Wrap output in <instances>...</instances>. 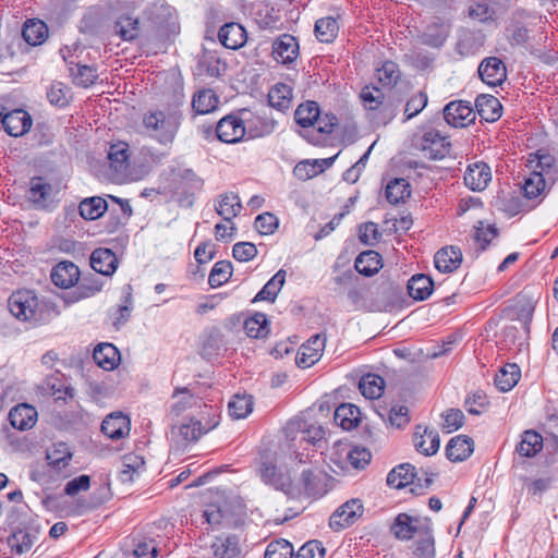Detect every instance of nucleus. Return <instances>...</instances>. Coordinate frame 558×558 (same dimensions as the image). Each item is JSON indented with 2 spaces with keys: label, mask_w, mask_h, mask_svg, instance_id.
Returning <instances> with one entry per match:
<instances>
[{
  "label": "nucleus",
  "mask_w": 558,
  "mask_h": 558,
  "mask_svg": "<svg viewBox=\"0 0 558 558\" xmlns=\"http://www.w3.org/2000/svg\"><path fill=\"white\" fill-rule=\"evenodd\" d=\"M51 186L43 178H33L27 191L28 201L34 204H43L49 194Z\"/></svg>",
  "instance_id": "50"
},
{
  "label": "nucleus",
  "mask_w": 558,
  "mask_h": 558,
  "mask_svg": "<svg viewBox=\"0 0 558 558\" xmlns=\"http://www.w3.org/2000/svg\"><path fill=\"white\" fill-rule=\"evenodd\" d=\"M228 410L232 418H244L253 411L252 398L250 396L236 395L229 401Z\"/></svg>",
  "instance_id": "46"
},
{
  "label": "nucleus",
  "mask_w": 558,
  "mask_h": 558,
  "mask_svg": "<svg viewBox=\"0 0 558 558\" xmlns=\"http://www.w3.org/2000/svg\"><path fill=\"white\" fill-rule=\"evenodd\" d=\"M442 428L447 433L459 429L464 424V414L459 409H450L442 414Z\"/></svg>",
  "instance_id": "58"
},
{
  "label": "nucleus",
  "mask_w": 558,
  "mask_h": 558,
  "mask_svg": "<svg viewBox=\"0 0 558 558\" xmlns=\"http://www.w3.org/2000/svg\"><path fill=\"white\" fill-rule=\"evenodd\" d=\"M233 272L232 263L229 260L217 262L211 267V289L228 282Z\"/></svg>",
  "instance_id": "49"
},
{
  "label": "nucleus",
  "mask_w": 558,
  "mask_h": 558,
  "mask_svg": "<svg viewBox=\"0 0 558 558\" xmlns=\"http://www.w3.org/2000/svg\"><path fill=\"white\" fill-rule=\"evenodd\" d=\"M434 263L440 272H452L460 267L462 253L456 246L442 247L435 254Z\"/></svg>",
  "instance_id": "24"
},
{
  "label": "nucleus",
  "mask_w": 558,
  "mask_h": 558,
  "mask_svg": "<svg viewBox=\"0 0 558 558\" xmlns=\"http://www.w3.org/2000/svg\"><path fill=\"white\" fill-rule=\"evenodd\" d=\"M262 481L277 490L284 493L291 498L301 496V489L294 485L290 471L278 468L271 461H263L259 466Z\"/></svg>",
  "instance_id": "4"
},
{
  "label": "nucleus",
  "mask_w": 558,
  "mask_h": 558,
  "mask_svg": "<svg viewBox=\"0 0 558 558\" xmlns=\"http://www.w3.org/2000/svg\"><path fill=\"white\" fill-rule=\"evenodd\" d=\"M108 159L110 167L117 172H123L129 168V144L125 142H118L111 144L108 150Z\"/></svg>",
  "instance_id": "34"
},
{
  "label": "nucleus",
  "mask_w": 558,
  "mask_h": 558,
  "mask_svg": "<svg viewBox=\"0 0 558 558\" xmlns=\"http://www.w3.org/2000/svg\"><path fill=\"white\" fill-rule=\"evenodd\" d=\"M413 441L416 450L425 456L435 454L440 446L438 432L422 426L416 427Z\"/></svg>",
  "instance_id": "19"
},
{
  "label": "nucleus",
  "mask_w": 558,
  "mask_h": 558,
  "mask_svg": "<svg viewBox=\"0 0 558 558\" xmlns=\"http://www.w3.org/2000/svg\"><path fill=\"white\" fill-rule=\"evenodd\" d=\"M101 432L110 439H121L130 433V418L122 413L109 414L101 424Z\"/></svg>",
  "instance_id": "20"
},
{
  "label": "nucleus",
  "mask_w": 558,
  "mask_h": 558,
  "mask_svg": "<svg viewBox=\"0 0 558 558\" xmlns=\"http://www.w3.org/2000/svg\"><path fill=\"white\" fill-rule=\"evenodd\" d=\"M444 119L453 128H464L475 119V112L469 101H451L444 108Z\"/></svg>",
  "instance_id": "9"
},
{
  "label": "nucleus",
  "mask_w": 558,
  "mask_h": 558,
  "mask_svg": "<svg viewBox=\"0 0 558 558\" xmlns=\"http://www.w3.org/2000/svg\"><path fill=\"white\" fill-rule=\"evenodd\" d=\"M298 54L299 44L292 35L283 34L272 44V57L277 62L289 64L296 59Z\"/></svg>",
  "instance_id": "14"
},
{
  "label": "nucleus",
  "mask_w": 558,
  "mask_h": 558,
  "mask_svg": "<svg viewBox=\"0 0 558 558\" xmlns=\"http://www.w3.org/2000/svg\"><path fill=\"white\" fill-rule=\"evenodd\" d=\"M143 125L147 134L161 144L171 143L178 130V121L163 111H149L143 117Z\"/></svg>",
  "instance_id": "3"
},
{
  "label": "nucleus",
  "mask_w": 558,
  "mask_h": 558,
  "mask_svg": "<svg viewBox=\"0 0 558 558\" xmlns=\"http://www.w3.org/2000/svg\"><path fill=\"white\" fill-rule=\"evenodd\" d=\"M416 477L415 468L410 463H402L393 468L387 475V485L401 489L413 484Z\"/></svg>",
  "instance_id": "29"
},
{
  "label": "nucleus",
  "mask_w": 558,
  "mask_h": 558,
  "mask_svg": "<svg viewBox=\"0 0 558 558\" xmlns=\"http://www.w3.org/2000/svg\"><path fill=\"white\" fill-rule=\"evenodd\" d=\"M51 281L62 289L73 287L80 279V269L72 262H61L52 268Z\"/></svg>",
  "instance_id": "16"
},
{
  "label": "nucleus",
  "mask_w": 558,
  "mask_h": 558,
  "mask_svg": "<svg viewBox=\"0 0 558 558\" xmlns=\"http://www.w3.org/2000/svg\"><path fill=\"white\" fill-rule=\"evenodd\" d=\"M49 102L57 107H65L70 101V88L64 84L53 83L47 92Z\"/></svg>",
  "instance_id": "51"
},
{
  "label": "nucleus",
  "mask_w": 558,
  "mask_h": 558,
  "mask_svg": "<svg viewBox=\"0 0 558 558\" xmlns=\"http://www.w3.org/2000/svg\"><path fill=\"white\" fill-rule=\"evenodd\" d=\"M69 70L73 76L74 83L84 88L95 84L98 77L97 70L89 65L75 64V68L70 66Z\"/></svg>",
  "instance_id": "45"
},
{
  "label": "nucleus",
  "mask_w": 558,
  "mask_h": 558,
  "mask_svg": "<svg viewBox=\"0 0 558 558\" xmlns=\"http://www.w3.org/2000/svg\"><path fill=\"white\" fill-rule=\"evenodd\" d=\"M360 409L352 403L340 404L333 414L335 422L343 429L351 430L360 423Z\"/></svg>",
  "instance_id": "31"
},
{
  "label": "nucleus",
  "mask_w": 558,
  "mask_h": 558,
  "mask_svg": "<svg viewBox=\"0 0 558 558\" xmlns=\"http://www.w3.org/2000/svg\"><path fill=\"white\" fill-rule=\"evenodd\" d=\"M138 21L130 16H122L116 23V33L120 35L123 40H132L138 34Z\"/></svg>",
  "instance_id": "52"
},
{
  "label": "nucleus",
  "mask_w": 558,
  "mask_h": 558,
  "mask_svg": "<svg viewBox=\"0 0 558 558\" xmlns=\"http://www.w3.org/2000/svg\"><path fill=\"white\" fill-rule=\"evenodd\" d=\"M294 485L301 489V495L315 496L318 493L317 477L311 470H304L300 483Z\"/></svg>",
  "instance_id": "59"
},
{
  "label": "nucleus",
  "mask_w": 558,
  "mask_h": 558,
  "mask_svg": "<svg viewBox=\"0 0 558 558\" xmlns=\"http://www.w3.org/2000/svg\"><path fill=\"white\" fill-rule=\"evenodd\" d=\"M427 105V95L424 92H418L414 96H412L407 105L404 112L407 113V119H411L418 114Z\"/></svg>",
  "instance_id": "62"
},
{
  "label": "nucleus",
  "mask_w": 558,
  "mask_h": 558,
  "mask_svg": "<svg viewBox=\"0 0 558 558\" xmlns=\"http://www.w3.org/2000/svg\"><path fill=\"white\" fill-rule=\"evenodd\" d=\"M521 377L520 367L514 363H508L495 375V385L502 391H510Z\"/></svg>",
  "instance_id": "33"
},
{
  "label": "nucleus",
  "mask_w": 558,
  "mask_h": 558,
  "mask_svg": "<svg viewBox=\"0 0 558 558\" xmlns=\"http://www.w3.org/2000/svg\"><path fill=\"white\" fill-rule=\"evenodd\" d=\"M498 234L495 226H485L483 221H478L475 226L474 241L480 245V251H484L486 246L495 239Z\"/></svg>",
  "instance_id": "54"
},
{
  "label": "nucleus",
  "mask_w": 558,
  "mask_h": 558,
  "mask_svg": "<svg viewBox=\"0 0 558 558\" xmlns=\"http://www.w3.org/2000/svg\"><path fill=\"white\" fill-rule=\"evenodd\" d=\"M241 209L242 205L240 198L233 192L219 195L217 203L215 204L216 213L229 223L240 214Z\"/></svg>",
  "instance_id": "26"
},
{
  "label": "nucleus",
  "mask_w": 558,
  "mask_h": 558,
  "mask_svg": "<svg viewBox=\"0 0 558 558\" xmlns=\"http://www.w3.org/2000/svg\"><path fill=\"white\" fill-rule=\"evenodd\" d=\"M292 89L283 83L276 84L268 93V102L272 108L284 111L290 108Z\"/></svg>",
  "instance_id": "39"
},
{
  "label": "nucleus",
  "mask_w": 558,
  "mask_h": 558,
  "mask_svg": "<svg viewBox=\"0 0 558 558\" xmlns=\"http://www.w3.org/2000/svg\"><path fill=\"white\" fill-rule=\"evenodd\" d=\"M13 316L34 325H45L60 315L59 306L49 298L39 299L31 290L14 292L8 301Z\"/></svg>",
  "instance_id": "1"
},
{
  "label": "nucleus",
  "mask_w": 558,
  "mask_h": 558,
  "mask_svg": "<svg viewBox=\"0 0 558 558\" xmlns=\"http://www.w3.org/2000/svg\"><path fill=\"white\" fill-rule=\"evenodd\" d=\"M434 282L424 274H416L408 281V292L416 301L426 300L433 292Z\"/></svg>",
  "instance_id": "30"
},
{
  "label": "nucleus",
  "mask_w": 558,
  "mask_h": 558,
  "mask_svg": "<svg viewBox=\"0 0 558 558\" xmlns=\"http://www.w3.org/2000/svg\"><path fill=\"white\" fill-rule=\"evenodd\" d=\"M474 450L472 438L459 435L449 440L446 446V457L451 462H461L468 459Z\"/></svg>",
  "instance_id": "23"
},
{
  "label": "nucleus",
  "mask_w": 558,
  "mask_h": 558,
  "mask_svg": "<svg viewBox=\"0 0 558 558\" xmlns=\"http://www.w3.org/2000/svg\"><path fill=\"white\" fill-rule=\"evenodd\" d=\"M339 32V24L332 16L322 17L315 23V35L322 43H332Z\"/></svg>",
  "instance_id": "42"
},
{
  "label": "nucleus",
  "mask_w": 558,
  "mask_h": 558,
  "mask_svg": "<svg viewBox=\"0 0 558 558\" xmlns=\"http://www.w3.org/2000/svg\"><path fill=\"white\" fill-rule=\"evenodd\" d=\"M325 548L318 541H310L305 543L295 554V558H323Z\"/></svg>",
  "instance_id": "63"
},
{
  "label": "nucleus",
  "mask_w": 558,
  "mask_h": 558,
  "mask_svg": "<svg viewBox=\"0 0 558 558\" xmlns=\"http://www.w3.org/2000/svg\"><path fill=\"white\" fill-rule=\"evenodd\" d=\"M546 186V179L544 173L533 172L529 179L525 180L523 185L524 195L527 198H535L544 191Z\"/></svg>",
  "instance_id": "57"
},
{
  "label": "nucleus",
  "mask_w": 558,
  "mask_h": 558,
  "mask_svg": "<svg viewBox=\"0 0 558 558\" xmlns=\"http://www.w3.org/2000/svg\"><path fill=\"white\" fill-rule=\"evenodd\" d=\"M286 432L288 437L292 436L294 432H300L302 434V440H305L311 444H315L324 438L325 430L323 426L316 424H308L305 420L295 418L290 421L286 426Z\"/></svg>",
  "instance_id": "17"
},
{
  "label": "nucleus",
  "mask_w": 558,
  "mask_h": 558,
  "mask_svg": "<svg viewBox=\"0 0 558 558\" xmlns=\"http://www.w3.org/2000/svg\"><path fill=\"white\" fill-rule=\"evenodd\" d=\"M286 282V270H278L263 289L255 295L253 302L270 301L274 302Z\"/></svg>",
  "instance_id": "38"
},
{
  "label": "nucleus",
  "mask_w": 558,
  "mask_h": 558,
  "mask_svg": "<svg viewBox=\"0 0 558 558\" xmlns=\"http://www.w3.org/2000/svg\"><path fill=\"white\" fill-rule=\"evenodd\" d=\"M245 333L251 338H264L268 335L267 317L263 313H256L244 322Z\"/></svg>",
  "instance_id": "44"
},
{
  "label": "nucleus",
  "mask_w": 558,
  "mask_h": 558,
  "mask_svg": "<svg viewBox=\"0 0 558 558\" xmlns=\"http://www.w3.org/2000/svg\"><path fill=\"white\" fill-rule=\"evenodd\" d=\"M245 133L246 126L243 120L232 114L222 118L216 125L217 138L222 143H238Z\"/></svg>",
  "instance_id": "8"
},
{
  "label": "nucleus",
  "mask_w": 558,
  "mask_h": 558,
  "mask_svg": "<svg viewBox=\"0 0 558 558\" xmlns=\"http://www.w3.org/2000/svg\"><path fill=\"white\" fill-rule=\"evenodd\" d=\"M354 267L363 276L371 277L383 267L381 256L375 251H366L359 254Z\"/></svg>",
  "instance_id": "32"
},
{
  "label": "nucleus",
  "mask_w": 558,
  "mask_h": 558,
  "mask_svg": "<svg viewBox=\"0 0 558 558\" xmlns=\"http://www.w3.org/2000/svg\"><path fill=\"white\" fill-rule=\"evenodd\" d=\"M326 337L322 335L312 336L306 343H304L296 355V364L300 367L307 368L319 361L325 348Z\"/></svg>",
  "instance_id": "10"
},
{
  "label": "nucleus",
  "mask_w": 558,
  "mask_h": 558,
  "mask_svg": "<svg viewBox=\"0 0 558 558\" xmlns=\"http://www.w3.org/2000/svg\"><path fill=\"white\" fill-rule=\"evenodd\" d=\"M254 227L260 234H271L278 227V219L270 213H263L256 217Z\"/></svg>",
  "instance_id": "60"
},
{
  "label": "nucleus",
  "mask_w": 558,
  "mask_h": 558,
  "mask_svg": "<svg viewBox=\"0 0 558 558\" xmlns=\"http://www.w3.org/2000/svg\"><path fill=\"white\" fill-rule=\"evenodd\" d=\"M244 513V506L236 497L215 493V501H211V526L234 529L242 522Z\"/></svg>",
  "instance_id": "2"
},
{
  "label": "nucleus",
  "mask_w": 558,
  "mask_h": 558,
  "mask_svg": "<svg viewBox=\"0 0 558 558\" xmlns=\"http://www.w3.org/2000/svg\"><path fill=\"white\" fill-rule=\"evenodd\" d=\"M360 98L366 110L374 111L383 106L384 94L378 87L365 86L360 94Z\"/></svg>",
  "instance_id": "48"
},
{
  "label": "nucleus",
  "mask_w": 558,
  "mask_h": 558,
  "mask_svg": "<svg viewBox=\"0 0 558 558\" xmlns=\"http://www.w3.org/2000/svg\"><path fill=\"white\" fill-rule=\"evenodd\" d=\"M211 549L215 558H243L240 538L235 534L217 536Z\"/></svg>",
  "instance_id": "13"
},
{
  "label": "nucleus",
  "mask_w": 558,
  "mask_h": 558,
  "mask_svg": "<svg viewBox=\"0 0 558 558\" xmlns=\"http://www.w3.org/2000/svg\"><path fill=\"white\" fill-rule=\"evenodd\" d=\"M363 513V505L359 499H351L340 506L330 517L329 525L339 531L352 525Z\"/></svg>",
  "instance_id": "7"
},
{
  "label": "nucleus",
  "mask_w": 558,
  "mask_h": 558,
  "mask_svg": "<svg viewBox=\"0 0 558 558\" xmlns=\"http://www.w3.org/2000/svg\"><path fill=\"white\" fill-rule=\"evenodd\" d=\"M349 463L354 469H364L371 461L372 454L366 448L354 447L347 456Z\"/></svg>",
  "instance_id": "61"
},
{
  "label": "nucleus",
  "mask_w": 558,
  "mask_h": 558,
  "mask_svg": "<svg viewBox=\"0 0 558 558\" xmlns=\"http://www.w3.org/2000/svg\"><path fill=\"white\" fill-rule=\"evenodd\" d=\"M233 257L239 262H248L257 254L256 246L251 242H239L233 246Z\"/></svg>",
  "instance_id": "64"
},
{
  "label": "nucleus",
  "mask_w": 558,
  "mask_h": 558,
  "mask_svg": "<svg viewBox=\"0 0 558 558\" xmlns=\"http://www.w3.org/2000/svg\"><path fill=\"white\" fill-rule=\"evenodd\" d=\"M319 107L315 101H306L299 105L295 110L294 118L299 125L307 128L315 124L317 118H319Z\"/></svg>",
  "instance_id": "43"
},
{
  "label": "nucleus",
  "mask_w": 558,
  "mask_h": 558,
  "mask_svg": "<svg viewBox=\"0 0 558 558\" xmlns=\"http://www.w3.org/2000/svg\"><path fill=\"white\" fill-rule=\"evenodd\" d=\"M413 555L415 558H435V539L432 527H425L424 535L416 542Z\"/></svg>",
  "instance_id": "47"
},
{
  "label": "nucleus",
  "mask_w": 558,
  "mask_h": 558,
  "mask_svg": "<svg viewBox=\"0 0 558 558\" xmlns=\"http://www.w3.org/2000/svg\"><path fill=\"white\" fill-rule=\"evenodd\" d=\"M90 266L98 274L111 276L118 267V258L110 248H96L90 255Z\"/></svg>",
  "instance_id": "22"
},
{
  "label": "nucleus",
  "mask_w": 558,
  "mask_h": 558,
  "mask_svg": "<svg viewBox=\"0 0 558 558\" xmlns=\"http://www.w3.org/2000/svg\"><path fill=\"white\" fill-rule=\"evenodd\" d=\"M478 74L482 81L490 86L501 85L507 78L506 66L496 57L484 59L478 66Z\"/></svg>",
  "instance_id": "12"
},
{
  "label": "nucleus",
  "mask_w": 558,
  "mask_h": 558,
  "mask_svg": "<svg viewBox=\"0 0 558 558\" xmlns=\"http://www.w3.org/2000/svg\"><path fill=\"white\" fill-rule=\"evenodd\" d=\"M107 208V202L100 196L85 198L78 206L80 215L85 220H96L100 218L106 213Z\"/></svg>",
  "instance_id": "37"
},
{
  "label": "nucleus",
  "mask_w": 558,
  "mask_h": 558,
  "mask_svg": "<svg viewBox=\"0 0 558 558\" xmlns=\"http://www.w3.org/2000/svg\"><path fill=\"white\" fill-rule=\"evenodd\" d=\"M9 421L11 425L16 429H29L35 425L37 421V411L29 404H17L9 412Z\"/></svg>",
  "instance_id": "21"
},
{
  "label": "nucleus",
  "mask_w": 558,
  "mask_h": 558,
  "mask_svg": "<svg viewBox=\"0 0 558 558\" xmlns=\"http://www.w3.org/2000/svg\"><path fill=\"white\" fill-rule=\"evenodd\" d=\"M477 113L487 122H494L501 117L502 106L500 101L492 95H478L475 99Z\"/></svg>",
  "instance_id": "27"
},
{
  "label": "nucleus",
  "mask_w": 558,
  "mask_h": 558,
  "mask_svg": "<svg viewBox=\"0 0 558 558\" xmlns=\"http://www.w3.org/2000/svg\"><path fill=\"white\" fill-rule=\"evenodd\" d=\"M490 180V168L484 162L470 165L464 173V183L472 191H483Z\"/></svg>",
  "instance_id": "18"
},
{
  "label": "nucleus",
  "mask_w": 558,
  "mask_h": 558,
  "mask_svg": "<svg viewBox=\"0 0 558 558\" xmlns=\"http://www.w3.org/2000/svg\"><path fill=\"white\" fill-rule=\"evenodd\" d=\"M543 449V437L535 430H525L517 446L520 456L532 458Z\"/></svg>",
  "instance_id": "36"
},
{
  "label": "nucleus",
  "mask_w": 558,
  "mask_h": 558,
  "mask_svg": "<svg viewBox=\"0 0 558 558\" xmlns=\"http://www.w3.org/2000/svg\"><path fill=\"white\" fill-rule=\"evenodd\" d=\"M377 78L384 86H393L400 78V71L397 63L386 61L377 69Z\"/></svg>",
  "instance_id": "53"
},
{
  "label": "nucleus",
  "mask_w": 558,
  "mask_h": 558,
  "mask_svg": "<svg viewBox=\"0 0 558 558\" xmlns=\"http://www.w3.org/2000/svg\"><path fill=\"white\" fill-rule=\"evenodd\" d=\"M418 147L424 157L437 160L450 154L451 144L448 137L444 136L439 131L428 130L421 137Z\"/></svg>",
  "instance_id": "5"
},
{
  "label": "nucleus",
  "mask_w": 558,
  "mask_h": 558,
  "mask_svg": "<svg viewBox=\"0 0 558 558\" xmlns=\"http://www.w3.org/2000/svg\"><path fill=\"white\" fill-rule=\"evenodd\" d=\"M219 43L232 50H236L244 46L247 40L245 28L235 22L225 24L218 33Z\"/></svg>",
  "instance_id": "15"
},
{
  "label": "nucleus",
  "mask_w": 558,
  "mask_h": 558,
  "mask_svg": "<svg viewBox=\"0 0 558 558\" xmlns=\"http://www.w3.org/2000/svg\"><path fill=\"white\" fill-rule=\"evenodd\" d=\"M95 363L106 369H113L120 362V353L118 349L111 343H100L93 352Z\"/></svg>",
  "instance_id": "28"
},
{
  "label": "nucleus",
  "mask_w": 558,
  "mask_h": 558,
  "mask_svg": "<svg viewBox=\"0 0 558 558\" xmlns=\"http://www.w3.org/2000/svg\"><path fill=\"white\" fill-rule=\"evenodd\" d=\"M425 527H430L429 520L421 522L418 518L411 517L408 513H399L391 525V532L396 538L409 541L415 534L420 535V537L424 535Z\"/></svg>",
  "instance_id": "6"
},
{
  "label": "nucleus",
  "mask_w": 558,
  "mask_h": 558,
  "mask_svg": "<svg viewBox=\"0 0 558 558\" xmlns=\"http://www.w3.org/2000/svg\"><path fill=\"white\" fill-rule=\"evenodd\" d=\"M410 195L411 186L405 179H393L386 186V198L390 204L404 202Z\"/></svg>",
  "instance_id": "41"
},
{
  "label": "nucleus",
  "mask_w": 558,
  "mask_h": 558,
  "mask_svg": "<svg viewBox=\"0 0 558 558\" xmlns=\"http://www.w3.org/2000/svg\"><path fill=\"white\" fill-rule=\"evenodd\" d=\"M22 36L31 46L41 45L48 37V27L43 21L28 20L24 24Z\"/></svg>",
  "instance_id": "35"
},
{
  "label": "nucleus",
  "mask_w": 558,
  "mask_h": 558,
  "mask_svg": "<svg viewBox=\"0 0 558 558\" xmlns=\"http://www.w3.org/2000/svg\"><path fill=\"white\" fill-rule=\"evenodd\" d=\"M361 393L367 399H378L385 389V380L379 375L366 374L359 381Z\"/></svg>",
  "instance_id": "40"
},
{
  "label": "nucleus",
  "mask_w": 558,
  "mask_h": 558,
  "mask_svg": "<svg viewBox=\"0 0 558 558\" xmlns=\"http://www.w3.org/2000/svg\"><path fill=\"white\" fill-rule=\"evenodd\" d=\"M1 124L9 135L17 137L22 136L31 129L32 118L25 110L14 109L4 112Z\"/></svg>",
  "instance_id": "11"
},
{
  "label": "nucleus",
  "mask_w": 558,
  "mask_h": 558,
  "mask_svg": "<svg viewBox=\"0 0 558 558\" xmlns=\"http://www.w3.org/2000/svg\"><path fill=\"white\" fill-rule=\"evenodd\" d=\"M203 434L202 423L194 418H190L180 425H174L171 429L172 440L182 445L198 440Z\"/></svg>",
  "instance_id": "25"
},
{
  "label": "nucleus",
  "mask_w": 558,
  "mask_h": 558,
  "mask_svg": "<svg viewBox=\"0 0 558 558\" xmlns=\"http://www.w3.org/2000/svg\"><path fill=\"white\" fill-rule=\"evenodd\" d=\"M292 556V545L282 538L270 542L265 551V558H291Z\"/></svg>",
  "instance_id": "55"
},
{
  "label": "nucleus",
  "mask_w": 558,
  "mask_h": 558,
  "mask_svg": "<svg viewBox=\"0 0 558 558\" xmlns=\"http://www.w3.org/2000/svg\"><path fill=\"white\" fill-rule=\"evenodd\" d=\"M8 544L14 553L21 555L32 548L33 541L27 532L20 530L9 536Z\"/></svg>",
  "instance_id": "56"
}]
</instances>
